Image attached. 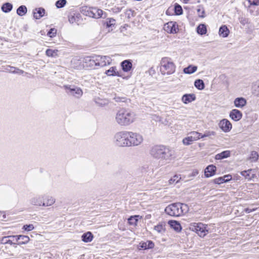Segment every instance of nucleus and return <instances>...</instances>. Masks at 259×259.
Wrapping results in <instances>:
<instances>
[{
    "label": "nucleus",
    "mask_w": 259,
    "mask_h": 259,
    "mask_svg": "<svg viewBox=\"0 0 259 259\" xmlns=\"http://www.w3.org/2000/svg\"><path fill=\"white\" fill-rule=\"evenodd\" d=\"M160 70L163 75H170L175 72L176 65L171 58L164 57L161 60Z\"/></svg>",
    "instance_id": "nucleus-4"
},
{
    "label": "nucleus",
    "mask_w": 259,
    "mask_h": 259,
    "mask_svg": "<svg viewBox=\"0 0 259 259\" xmlns=\"http://www.w3.org/2000/svg\"><path fill=\"white\" fill-rule=\"evenodd\" d=\"M138 216H137V215L131 217L128 219V223L131 225H134V226L137 225V222L138 221Z\"/></svg>",
    "instance_id": "nucleus-45"
},
{
    "label": "nucleus",
    "mask_w": 259,
    "mask_h": 259,
    "mask_svg": "<svg viewBox=\"0 0 259 259\" xmlns=\"http://www.w3.org/2000/svg\"><path fill=\"white\" fill-rule=\"evenodd\" d=\"M215 134H216V133L214 131H205V132L204 133V134L203 135H202V134L200 133V137H201V138H203L210 137V136H215Z\"/></svg>",
    "instance_id": "nucleus-49"
},
{
    "label": "nucleus",
    "mask_w": 259,
    "mask_h": 259,
    "mask_svg": "<svg viewBox=\"0 0 259 259\" xmlns=\"http://www.w3.org/2000/svg\"><path fill=\"white\" fill-rule=\"evenodd\" d=\"M64 88L67 94L76 98H80L83 95L82 90L79 87L74 85H65L64 86Z\"/></svg>",
    "instance_id": "nucleus-8"
},
{
    "label": "nucleus",
    "mask_w": 259,
    "mask_h": 259,
    "mask_svg": "<svg viewBox=\"0 0 259 259\" xmlns=\"http://www.w3.org/2000/svg\"><path fill=\"white\" fill-rule=\"evenodd\" d=\"M258 154L256 151H252L250 153V155L249 157L250 160L252 162H256L258 160Z\"/></svg>",
    "instance_id": "nucleus-46"
},
{
    "label": "nucleus",
    "mask_w": 259,
    "mask_h": 259,
    "mask_svg": "<svg viewBox=\"0 0 259 259\" xmlns=\"http://www.w3.org/2000/svg\"><path fill=\"white\" fill-rule=\"evenodd\" d=\"M34 227L32 224L25 225L23 226V229L27 231H30L34 229Z\"/></svg>",
    "instance_id": "nucleus-53"
},
{
    "label": "nucleus",
    "mask_w": 259,
    "mask_h": 259,
    "mask_svg": "<svg viewBox=\"0 0 259 259\" xmlns=\"http://www.w3.org/2000/svg\"><path fill=\"white\" fill-rule=\"evenodd\" d=\"M137 118L136 113L133 111L121 108L116 113L115 121L120 126H128L134 122Z\"/></svg>",
    "instance_id": "nucleus-2"
},
{
    "label": "nucleus",
    "mask_w": 259,
    "mask_h": 259,
    "mask_svg": "<svg viewBox=\"0 0 259 259\" xmlns=\"http://www.w3.org/2000/svg\"><path fill=\"white\" fill-rule=\"evenodd\" d=\"M128 147H136L143 143L144 138L140 133L128 131Z\"/></svg>",
    "instance_id": "nucleus-6"
},
{
    "label": "nucleus",
    "mask_w": 259,
    "mask_h": 259,
    "mask_svg": "<svg viewBox=\"0 0 259 259\" xmlns=\"http://www.w3.org/2000/svg\"><path fill=\"white\" fill-rule=\"evenodd\" d=\"M13 8V5L9 3H6L2 7V11L5 13H8L10 12Z\"/></svg>",
    "instance_id": "nucleus-42"
},
{
    "label": "nucleus",
    "mask_w": 259,
    "mask_h": 259,
    "mask_svg": "<svg viewBox=\"0 0 259 259\" xmlns=\"http://www.w3.org/2000/svg\"><path fill=\"white\" fill-rule=\"evenodd\" d=\"M195 99L196 96L194 94H185L182 97V101L185 104L191 103Z\"/></svg>",
    "instance_id": "nucleus-22"
},
{
    "label": "nucleus",
    "mask_w": 259,
    "mask_h": 259,
    "mask_svg": "<svg viewBox=\"0 0 259 259\" xmlns=\"http://www.w3.org/2000/svg\"><path fill=\"white\" fill-rule=\"evenodd\" d=\"M239 19H240V22L242 24H243V25H244L245 24H246V23H247V20H246V19H245V18H243V17L240 18Z\"/></svg>",
    "instance_id": "nucleus-59"
},
{
    "label": "nucleus",
    "mask_w": 259,
    "mask_h": 259,
    "mask_svg": "<svg viewBox=\"0 0 259 259\" xmlns=\"http://www.w3.org/2000/svg\"><path fill=\"white\" fill-rule=\"evenodd\" d=\"M216 171V167L213 165H209L206 167L204 170V175L206 178H209L214 175Z\"/></svg>",
    "instance_id": "nucleus-20"
},
{
    "label": "nucleus",
    "mask_w": 259,
    "mask_h": 259,
    "mask_svg": "<svg viewBox=\"0 0 259 259\" xmlns=\"http://www.w3.org/2000/svg\"><path fill=\"white\" fill-rule=\"evenodd\" d=\"M182 2H183L185 4H188L189 3L190 0H181Z\"/></svg>",
    "instance_id": "nucleus-64"
},
{
    "label": "nucleus",
    "mask_w": 259,
    "mask_h": 259,
    "mask_svg": "<svg viewBox=\"0 0 259 259\" xmlns=\"http://www.w3.org/2000/svg\"><path fill=\"white\" fill-rule=\"evenodd\" d=\"M56 32H57V30L55 28H52L48 32L47 35L49 36L52 37L55 36Z\"/></svg>",
    "instance_id": "nucleus-55"
},
{
    "label": "nucleus",
    "mask_w": 259,
    "mask_h": 259,
    "mask_svg": "<svg viewBox=\"0 0 259 259\" xmlns=\"http://www.w3.org/2000/svg\"><path fill=\"white\" fill-rule=\"evenodd\" d=\"M4 69L5 71L13 74H22L24 72L23 70L18 68L10 66H5Z\"/></svg>",
    "instance_id": "nucleus-21"
},
{
    "label": "nucleus",
    "mask_w": 259,
    "mask_h": 259,
    "mask_svg": "<svg viewBox=\"0 0 259 259\" xmlns=\"http://www.w3.org/2000/svg\"><path fill=\"white\" fill-rule=\"evenodd\" d=\"M12 238H15L16 244L22 245L27 244L29 241V237L25 235H15V237Z\"/></svg>",
    "instance_id": "nucleus-17"
},
{
    "label": "nucleus",
    "mask_w": 259,
    "mask_h": 259,
    "mask_svg": "<svg viewBox=\"0 0 259 259\" xmlns=\"http://www.w3.org/2000/svg\"><path fill=\"white\" fill-rule=\"evenodd\" d=\"M44 200V194L37 195L29 200V202L31 205L37 206H43V200Z\"/></svg>",
    "instance_id": "nucleus-15"
},
{
    "label": "nucleus",
    "mask_w": 259,
    "mask_h": 259,
    "mask_svg": "<svg viewBox=\"0 0 259 259\" xmlns=\"http://www.w3.org/2000/svg\"><path fill=\"white\" fill-rule=\"evenodd\" d=\"M154 230L159 233L163 234L165 231V225L163 223H159L154 227Z\"/></svg>",
    "instance_id": "nucleus-39"
},
{
    "label": "nucleus",
    "mask_w": 259,
    "mask_h": 259,
    "mask_svg": "<svg viewBox=\"0 0 259 259\" xmlns=\"http://www.w3.org/2000/svg\"><path fill=\"white\" fill-rule=\"evenodd\" d=\"M94 236L91 232H87L81 236L82 241L85 243L91 242L93 239Z\"/></svg>",
    "instance_id": "nucleus-30"
},
{
    "label": "nucleus",
    "mask_w": 259,
    "mask_h": 259,
    "mask_svg": "<svg viewBox=\"0 0 259 259\" xmlns=\"http://www.w3.org/2000/svg\"><path fill=\"white\" fill-rule=\"evenodd\" d=\"M67 2L66 0H58L56 2L55 5L58 8H61L65 6Z\"/></svg>",
    "instance_id": "nucleus-50"
},
{
    "label": "nucleus",
    "mask_w": 259,
    "mask_h": 259,
    "mask_svg": "<svg viewBox=\"0 0 259 259\" xmlns=\"http://www.w3.org/2000/svg\"><path fill=\"white\" fill-rule=\"evenodd\" d=\"M150 154L154 158L161 160L170 161L175 157L174 150L162 145L153 146L151 149Z\"/></svg>",
    "instance_id": "nucleus-1"
},
{
    "label": "nucleus",
    "mask_w": 259,
    "mask_h": 259,
    "mask_svg": "<svg viewBox=\"0 0 259 259\" xmlns=\"http://www.w3.org/2000/svg\"><path fill=\"white\" fill-rule=\"evenodd\" d=\"M197 32L200 35L206 34L207 32L206 25L204 24H199L197 27Z\"/></svg>",
    "instance_id": "nucleus-38"
},
{
    "label": "nucleus",
    "mask_w": 259,
    "mask_h": 259,
    "mask_svg": "<svg viewBox=\"0 0 259 259\" xmlns=\"http://www.w3.org/2000/svg\"><path fill=\"white\" fill-rule=\"evenodd\" d=\"M198 174V171L196 169L193 170L192 172L190 174L189 177H195Z\"/></svg>",
    "instance_id": "nucleus-58"
},
{
    "label": "nucleus",
    "mask_w": 259,
    "mask_h": 259,
    "mask_svg": "<svg viewBox=\"0 0 259 259\" xmlns=\"http://www.w3.org/2000/svg\"><path fill=\"white\" fill-rule=\"evenodd\" d=\"M163 29L169 33H176L178 29L176 22L173 21H170L165 24Z\"/></svg>",
    "instance_id": "nucleus-14"
},
{
    "label": "nucleus",
    "mask_w": 259,
    "mask_h": 259,
    "mask_svg": "<svg viewBox=\"0 0 259 259\" xmlns=\"http://www.w3.org/2000/svg\"><path fill=\"white\" fill-rule=\"evenodd\" d=\"M105 74L108 76H121L120 73L117 70L116 67H110L108 70L106 71Z\"/></svg>",
    "instance_id": "nucleus-29"
},
{
    "label": "nucleus",
    "mask_w": 259,
    "mask_h": 259,
    "mask_svg": "<svg viewBox=\"0 0 259 259\" xmlns=\"http://www.w3.org/2000/svg\"><path fill=\"white\" fill-rule=\"evenodd\" d=\"M195 87L199 90H202L204 88V83L202 80L198 79L194 82Z\"/></svg>",
    "instance_id": "nucleus-41"
},
{
    "label": "nucleus",
    "mask_w": 259,
    "mask_h": 259,
    "mask_svg": "<svg viewBox=\"0 0 259 259\" xmlns=\"http://www.w3.org/2000/svg\"><path fill=\"white\" fill-rule=\"evenodd\" d=\"M131 13H132L131 10H126V12H125V15H127L128 18L130 17V14Z\"/></svg>",
    "instance_id": "nucleus-63"
},
{
    "label": "nucleus",
    "mask_w": 259,
    "mask_h": 259,
    "mask_svg": "<svg viewBox=\"0 0 259 259\" xmlns=\"http://www.w3.org/2000/svg\"><path fill=\"white\" fill-rule=\"evenodd\" d=\"M94 11H95V16L96 17H94L95 18H99L102 17V15L103 14V11L100 9H97L96 8H94Z\"/></svg>",
    "instance_id": "nucleus-52"
},
{
    "label": "nucleus",
    "mask_w": 259,
    "mask_h": 259,
    "mask_svg": "<svg viewBox=\"0 0 259 259\" xmlns=\"http://www.w3.org/2000/svg\"><path fill=\"white\" fill-rule=\"evenodd\" d=\"M153 119L155 120L156 121H161V117L159 116H157L156 115H153Z\"/></svg>",
    "instance_id": "nucleus-60"
},
{
    "label": "nucleus",
    "mask_w": 259,
    "mask_h": 259,
    "mask_svg": "<svg viewBox=\"0 0 259 259\" xmlns=\"http://www.w3.org/2000/svg\"><path fill=\"white\" fill-rule=\"evenodd\" d=\"M107 26L108 27H111L112 25H115V19L113 18H110L108 19V21H107Z\"/></svg>",
    "instance_id": "nucleus-54"
},
{
    "label": "nucleus",
    "mask_w": 259,
    "mask_h": 259,
    "mask_svg": "<svg viewBox=\"0 0 259 259\" xmlns=\"http://www.w3.org/2000/svg\"><path fill=\"white\" fill-rule=\"evenodd\" d=\"M252 169L244 170L240 172L241 175L243 176L245 179L250 180L253 177V174L251 175Z\"/></svg>",
    "instance_id": "nucleus-37"
},
{
    "label": "nucleus",
    "mask_w": 259,
    "mask_h": 259,
    "mask_svg": "<svg viewBox=\"0 0 259 259\" xmlns=\"http://www.w3.org/2000/svg\"><path fill=\"white\" fill-rule=\"evenodd\" d=\"M58 50H46V53L48 57H56L58 56Z\"/></svg>",
    "instance_id": "nucleus-44"
},
{
    "label": "nucleus",
    "mask_w": 259,
    "mask_h": 259,
    "mask_svg": "<svg viewBox=\"0 0 259 259\" xmlns=\"http://www.w3.org/2000/svg\"><path fill=\"white\" fill-rule=\"evenodd\" d=\"M13 237H15V235L12 236H8L3 237L1 241V243L3 244H9L11 245L16 244V243L14 242H16L15 238H12Z\"/></svg>",
    "instance_id": "nucleus-24"
},
{
    "label": "nucleus",
    "mask_w": 259,
    "mask_h": 259,
    "mask_svg": "<svg viewBox=\"0 0 259 259\" xmlns=\"http://www.w3.org/2000/svg\"><path fill=\"white\" fill-rule=\"evenodd\" d=\"M128 141L127 131L118 132L113 136V143L118 147H128Z\"/></svg>",
    "instance_id": "nucleus-5"
},
{
    "label": "nucleus",
    "mask_w": 259,
    "mask_h": 259,
    "mask_svg": "<svg viewBox=\"0 0 259 259\" xmlns=\"http://www.w3.org/2000/svg\"><path fill=\"white\" fill-rule=\"evenodd\" d=\"M230 151L229 150H226L217 154L215 156V158L217 160H221L224 158L229 157H230Z\"/></svg>",
    "instance_id": "nucleus-33"
},
{
    "label": "nucleus",
    "mask_w": 259,
    "mask_h": 259,
    "mask_svg": "<svg viewBox=\"0 0 259 259\" xmlns=\"http://www.w3.org/2000/svg\"><path fill=\"white\" fill-rule=\"evenodd\" d=\"M71 67L75 69L81 70L84 68L83 57H75L71 61Z\"/></svg>",
    "instance_id": "nucleus-11"
},
{
    "label": "nucleus",
    "mask_w": 259,
    "mask_h": 259,
    "mask_svg": "<svg viewBox=\"0 0 259 259\" xmlns=\"http://www.w3.org/2000/svg\"><path fill=\"white\" fill-rule=\"evenodd\" d=\"M84 68L91 69L97 68L95 56H86L83 57Z\"/></svg>",
    "instance_id": "nucleus-12"
},
{
    "label": "nucleus",
    "mask_w": 259,
    "mask_h": 259,
    "mask_svg": "<svg viewBox=\"0 0 259 259\" xmlns=\"http://www.w3.org/2000/svg\"><path fill=\"white\" fill-rule=\"evenodd\" d=\"M94 101L96 104L100 106H105L108 103V102L106 100L102 99L99 98H95Z\"/></svg>",
    "instance_id": "nucleus-43"
},
{
    "label": "nucleus",
    "mask_w": 259,
    "mask_h": 259,
    "mask_svg": "<svg viewBox=\"0 0 259 259\" xmlns=\"http://www.w3.org/2000/svg\"><path fill=\"white\" fill-rule=\"evenodd\" d=\"M197 69V67L196 66L189 65L188 67L184 68L183 72L185 74H192L195 72Z\"/></svg>",
    "instance_id": "nucleus-36"
},
{
    "label": "nucleus",
    "mask_w": 259,
    "mask_h": 259,
    "mask_svg": "<svg viewBox=\"0 0 259 259\" xmlns=\"http://www.w3.org/2000/svg\"><path fill=\"white\" fill-rule=\"evenodd\" d=\"M121 66L124 72H128L132 67V63L130 60H126L121 62Z\"/></svg>",
    "instance_id": "nucleus-28"
},
{
    "label": "nucleus",
    "mask_w": 259,
    "mask_h": 259,
    "mask_svg": "<svg viewBox=\"0 0 259 259\" xmlns=\"http://www.w3.org/2000/svg\"><path fill=\"white\" fill-rule=\"evenodd\" d=\"M97 68L104 67L111 63V59L108 56H95Z\"/></svg>",
    "instance_id": "nucleus-9"
},
{
    "label": "nucleus",
    "mask_w": 259,
    "mask_h": 259,
    "mask_svg": "<svg viewBox=\"0 0 259 259\" xmlns=\"http://www.w3.org/2000/svg\"><path fill=\"white\" fill-rule=\"evenodd\" d=\"M249 2L251 5L257 6L259 5V0H250Z\"/></svg>",
    "instance_id": "nucleus-57"
},
{
    "label": "nucleus",
    "mask_w": 259,
    "mask_h": 259,
    "mask_svg": "<svg viewBox=\"0 0 259 259\" xmlns=\"http://www.w3.org/2000/svg\"><path fill=\"white\" fill-rule=\"evenodd\" d=\"M232 177L231 175H225L223 177H219L216 178L213 180L214 183L217 184H221L225 182H229L232 179Z\"/></svg>",
    "instance_id": "nucleus-23"
},
{
    "label": "nucleus",
    "mask_w": 259,
    "mask_h": 259,
    "mask_svg": "<svg viewBox=\"0 0 259 259\" xmlns=\"http://www.w3.org/2000/svg\"><path fill=\"white\" fill-rule=\"evenodd\" d=\"M219 126L225 133L229 132L232 128V125L230 121L225 118L219 122Z\"/></svg>",
    "instance_id": "nucleus-13"
},
{
    "label": "nucleus",
    "mask_w": 259,
    "mask_h": 259,
    "mask_svg": "<svg viewBox=\"0 0 259 259\" xmlns=\"http://www.w3.org/2000/svg\"><path fill=\"white\" fill-rule=\"evenodd\" d=\"M126 4L125 1H121L119 4H117V5L115 6L114 7L112 8L113 12L116 13L120 12L122 8L124 7Z\"/></svg>",
    "instance_id": "nucleus-32"
},
{
    "label": "nucleus",
    "mask_w": 259,
    "mask_h": 259,
    "mask_svg": "<svg viewBox=\"0 0 259 259\" xmlns=\"http://www.w3.org/2000/svg\"><path fill=\"white\" fill-rule=\"evenodd\" d=\"M235 106L237 108H242L246 104V101L243 98H237L234 101Z\"/></svg>",
    "instance_id": "nucleus-26"
},
{
    "label": "nucleus",
    "mask_w": 259,
    "mask_h": 259,
    "mask_svg": "<svg viewBox=\"0 0 259 259\" xmlns=\"http://www.w3.org/2000/svg\"><path fill=\"white\" fill-rule=\"evenodd\" d=\"M229 116L234 121H238L241 119L242 113L237 109H233L230 112Z\"/></svg>",
    "instance_id": "nucleus-18"
},
{
    "label": "nucleus",
    "mask_w": 259,
    "mask_h": 259,
    "mask_svg": "<svg viewBox=\"0 0 259 259\" xmlns=\"http://www.w3.org/2000/svg\"><path fill=\"white\" fill-rule=\"evenodd\" d=\"M82 12L84 15L90 17L94 18L95 16L94 8L84 7L82 9Z\"/></svg>",
    "instance_id": "nucleus-31"
},
{
    "label": "nucleus",
    "mask_w": 259,
    "mask_h": 259,
    "mask_svg": "<svg viewBox=\"0 0 259 259\" xmlns=\"http://www.w3.org/2000/svg\"><path fill=\"white\" fill-rule=\"evenodd\" d=\"M43 206L48 207L52 206L56 202V199L49 195L44 194Z\"/></svg>",
    "instance_id": "nucleus-16"
},
{
    "label": "nucleus",
    "mask_w": 259,
    "mask_h": 259,
    "mask_svg": "<svg viewBox=\"0 0 259 259\" xmlns=\"http://www.w3.org/2000/svg\"><path fill=\"white\" fill-rule=\"evenodd\" d=\"M201 138L200 133L197 132H192L190 133V135L186 137L183 140V143L184 145H189L194 141H197Z\"/></svg>",
    "instance_id": "nucleus-10"
},
{
    "label": "nucleus",
    "mask_w": 259,
    "mask_h": 259,
    "mask_svg": "<svg viewBox=\"0 0 259 259\" xmlns=\"http://www.w3.org/2000/svg\"><path fill=\"white\" fill-rule=\"evenodd\" d=\"M181 178L180 177V176L176 175H175L172 178L169 179V184H176L178 182H179V181L181 180Z\"/></svg>",
    "instance_id": "nucleus-47"
},
{
    "label": "nucleus",
    "mask_w": 259,
    "mask_h": 259,
    "mask_svg": "<svg viewBox=\"0 0 259 259\" xmlns=\"http://www.w3.org/2000/svg\"><path fill=\"white\" fill-rule=\"evenodd\" d=\"M114 99L115 100V101L116 102H123V98H121L119 97H114Z\"/></svg>",
    "instance_id": "nucleus-61"
},
{
    "label": "nucleus",
    "mask_w": 259,
    "mask_h": 259,
    "mask_svg": "<svg viewBox=\"0 0 259 259\" xmlns=\"http://www.w3.org/2000/svg\"><path fill=\"white\" fill-rule=\"evenodd\" d=\"M255 210V209L253 208V209H250L249 208H246L244 209V211L246 213H250L253 211H254Z\"/></svg>",
    "instance_id": "nucleus-62"
},
{
    "label": "nucleus",
    "mask_w": 259,
    "mask_h": 259,
    "mask_svg": "<svg viewBox=\"0 0 259 259\" xmlns=\"http://www.w3.org/2000/svg\"><path fill=\"white\" fill-rule=\"evenodd\" d=\"M175 11L177 15H180L182 14L183 10L181 6L178 4H176L175 6Z\"/></svg>",
    "instance_id": "nucleus-51"
},
{
    "label": "nucleus",
    "mask_w": 259,
    "mask_h": 259,
    "mask_svg": "<svg viewBox=\"0 0 259 259\" xmlns=\"http://www.w3.org/2000/svg\"><path fill=\"white\" fill-rule=\"evenodd\" d=\"M190 229L195 232L200 237H203L208 233L207 225L201 223H193L190 225Z\"/></svg>",
    "instance_id": "nucleus-7"
},
{
    "label": "nucleus",
    "mask_w": 259,
    "mask_h": 259,
    "mask_svg": "<svg viewBox=\"0 0 259 259\" xmlns=\"http://www.w3.org/2000/svg\"><path fill=\"white\" fill-rule=\"evenodd\" d=\"M33 17L36 19H39L44 16L45 10L42 8H36L33 12Z\"/></svg>",
    "instance_id": "nucleus-25"
},
{
    "label": "nucleus",
    "mask_w": 259,
    "mask_h": 259,
    "mask_svg": "<svg viewBox=\"0 0 259 259\" xmlns=\"http://www.w3.org/2000/svg\"><path fill=\"white\" fill-rule=\"evenodd\" d=\"M253 93L255 96L259 97V83L256 87L254 85Z\"/></svg>",
    "instance_id": "nucleus-56"
},
{
    "label": "nucleus",
    "mask_w": 259,
    "mask_h": 259,
    "mask_svg": "<svg viewBox=\"0 0 259 259\" xmlns=\"http://www.w3.org/2000/svg\"><path fill=\"white\" fill-rule=\"evenodd\" d=\"M168 224L170 227L177 232H180L182 230L181 224L176 221H169Z\"/></svg>",
    "instance_id": "nucleus-27"
},
{
    "label": "nucleus",
    "mask_w": 259,
    "mask_h": 259,
    "mask_svg": "<svg viewBox=\"0 0 259 259\" xmlns=\"http://www.w3.org/2000/svg\"><path fill=\"white\" fill-rule=\"evenodd\" d=\"M229 32L228 27L226 25H223L220 28L219 33L220 36L225 37L228 35Z\"/></svg>",
    "instance_id": "nucleus-34"
},
{
    "label": "nucleus",
    "mask_w": 259,
    "mask_h": 259,
    "mask_svg": "<svg viewBox=\"0 0 259 259\" xmlns=\"http://www.w3.org/2000/svg\"><path fill=\"white\" fill-rule=\"evenodd\" d=\"M140 244V248H143L144 249L153 248L154 246V244L152 241H148L146 242H142Z\"/></svg>",
    "instance_id": "nucleus-35"
},
{
    "label": "nucleus",
    "mask_w": 259,
    "mask_h": 259,
    "mask_svg": "<svg viewBox=\"0 0 259 259\" xmlns=\"http://www.w3.org/2000/svg\"><path fill=\"white\" fill-rule=\"evenodd\" d=\"M189 210L187 204L181 203H174L168 205L165 208V212L171 217H178L185 214Z\"/></svg>",
    "instance_id": "nucleus-3"
},
{
    "label": "nucleus",
    "mask_w": 259,
    "mask_h": 259,
    "mask_svg": "<svg viewBox=\"0 0 259 259\" xmlns=\"http://www.w3.org/2000/svg\"><path fill=\"white\" fill-rule=\"evenodd\" d=\"M68 20L71 24H79L80 20V15L78 13H71L68 16Z\"/></svg>",
    "instance_id": "nucleus-19"
},
{
    "label": "nucleus",
    "mask_w": 259,
    "mask_h": 259,
    "mask_svg": "<svg viewBox=\"0 0 259 259\" xmlns=\"http://www.w3.org/2000/svg\"><path fill=\"white\" fill-rule=\"evenodd\" d=\"M27 11V9L26 6L22 5L17 9V14L20 16H23L26 14Z\"/></svg>",
    "instance_id": "nucleus-40"
},
{
    "label": "nucleus",
    "mask_w": 259,
    "mask_h": 259,
    "mask_svg": "<svg viewBox=\"0 0 259 259\" xmlns=\"http://www.w3.org/2000/svg\"><path fill=\"white\" fill-rule=\"evenodd\" d=\"M198 15L199 17L204 18V14H205V11L204 8L201 6H198L197 9Z\"/></svg>",
    "instance_id": "nucleus-48"
}]
</instances>
